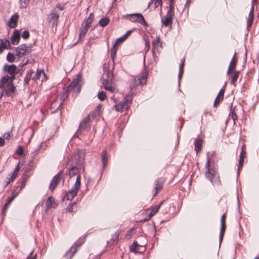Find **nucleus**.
Segmentation results:
<instances>
[{"instance_id":"1","label":"nucleus","mask_w":259,"mask_h":259,"mask_svg":"<svg viewBox=\"0 0 259 259\" xmlns=\"http://www.w3.org/2000/svg\"><path fill=\"white\" fill-rule=\"evenodd\" d=\"M83 162V156L80 153L74 154L68 160V164L70 165V168L68 170L69 177L71 178L76 175H77V177L73 188L69 191L66 195V197L67 200H72L74 197L76 195L80 188L81 184L80 176L78 175V169L82 167Z\"/></svg>"},{"instance_id":"2","label":"nucleus","mask_w":259,"mask_h":259,"mask_svg":"<svg viewBox=\"0 0 259 259\" xmlns=\"http://www.w3.org/2000/svg\"><path fill=\"white\" fill-rule=\"evenodd\" d=\"M103 69L104 71V77L103 79L102 84L104 89L110 92L113 93L114 91L115 88L113 86V79L114 78V75L112 71V69L109 68V64H105L103 66Z\"/></svg>"},{"instance_id":"3","label":"nucleus","mask_w":259,"mask_h":259,"mask_svg":"<svg viewBox=\"0 0 259 259\" xmlns=\"http://www.w3.org/2000/svg\"><path fill=\"white\" fill-rule=\"evenodd\" d=\"M206 169L205 172V177L213 185H219L220 182L219 176L217 171L209 165V160L208 159L206 165Z\"/></svg>"},{"instance_id":"4","label":"nucleus","mask_w":259,"mask_h":259,"mask_svg":"<svg viewBox=\"0 0 259 259\" xmlns=\"http://www.w3.org/2000/svg\"><path fill=\"white\" fill-rule=\"evenodd\" d=\"M148 72L144 69L141 73L140 76L137 79L135 78L133 80L131 84V90L135 88L138 85H144L146 83L147 78Z\"/></svg>"},{"instance_id":"5","label":"nucleus","mask_w":259,"mask_h":259,"mask_svg":"<svg viewBox=\"0 0 259 259\" xmlns=\"http://www.w3.org/2000/svg\"><path fill=\"white\" fill-rule=\"evenodd\" d=\"M174 16V6H172V4L169 5V9L165 16L161 21L162 25L165 27L171 26Z\"/></svg>"},{"instance_id":"6","label":"nucleus","mask_w":259,"mask_h":259,"mask_svg":"<svg viewBox=\"0 0 259 259\" xmlns=\"http://www.w3.org/2000/svg\"><path fill=\"white\" fill-rule=\"evenodd\" d=\"M81 85V78L80 76L77 75L73 79L71 83L69 85L67 89L70 91H73L75 94H78L80 91Z\"/></svg>"},{"instance_id":"7","label":"nucleus","mask_w":259,"mask_h":259,"mask_svg":"<svg viewBox=\"0 0 259 259\" xmlns=\"http://www.w3.org/2000/svg\"><path fill=\"white\" fill-rule=\"evenodd\" d=\"M124 17L128 18L132 22H137L141 24L147 26V23L145 21L144 18L142 14L139 13L127 14Z\"/></svg>"},{"instance_id":"8","label":"nucleus","mask_w":259,"mask_h":259,"mask_svg":"<svg viewBox=\"0 0 259 259\" xmlns=\"http://www.w3.org/2000/svg\"><path fill=\"white\" fill-rule=\"evenodd\" d=\"M84 242V238L82 239H79L76 242L73 246L70 248L69 250H68L65 254V257L67 259H71L72 256L74 255V254L76 253L77 249L78 247H79L80 246H81L82 243Z\"/></svg>"},{"instance_id":"9","label":"nucleus","mask_w":259,"mask_h":259,"mask_svg":"<svg viewBox=\"0 0 259 259\" xmlns=\"http://www.w3.org/2000/svg\"><path fill=\"white\" fill-rule=\"evenodd\" d=\"M15 51L17 56L22 57L29 54L31 52V49L29 46H27L25 44H22L16 48Z\"/></svg>"},{"instance_id":"10","label":"nucleus","mask_w":259,"mask_h":259,"mask_svg":"<svg viewBox=\"0 0 259 259\" xmlns=\"http://www.w3.org/2000/svg\"><path fill=\"white\" fill-rule=\"evenodd\" d=\"M90 122V116H87L84 118L82 121L80 123L79 127L77 132L74 134V137H78V133H81L82 131H88L90 127L89 124Z\"/></svg>"},{"instance_id":"11","label":"nucleus","mask_w":259,"mask_h":259,"mask_svg":"<svg viewBox=\"0 0 259 259\" xmlns=\"http://www.w3.org/2000/svg\"><path fill=\"white\" fill-rule=\"evenodd\" d=\"M59 18V15L57 12L56 9L52 10L50 14L48 15V21L50 24H51L52 27L57 26Z\"/></svg>"},{"instance_id":"12","label":"nucleus","mask_w":259,"mask_h":259,"mask_svg":"<svg viewBox=\"0 0 259 259\" xmlns=\"http://www.w3.org/2000/svg\"><path fill=\"white\" fill-rule=\"evenodd\" d=\"M13 80L10 79L8 81L5 83V87H4V92L8 96H11L15 90V87L13 84Z\"/></svg>"},{"instance_id":"13","label":"nucleus","mask_w":259,"mask_h":259,"mask_svg":"<svg viewBox=\"0 0 259 259\" xmlns=\"http://www.w3.org/2000/svg\"><path fill=\"white\" fill-rule=\"evenodd\" d=\"M62 175H63V171L60 170L58 173L57 175H56V176H55L53 177V178L50 183V186H49V189L51 191H53L55 189V188L57 186L59 182L61 180Z\"/></svg>"},{"instance_id":"14","label":"nucleus","mask_w":259,"mask_h":259,"mask_svg":"<svg viewBox=\"0 0 259 259\" xmlns=\"http://www.w3.org/2000/svg\"><path fill=\"white\" fill-rule=\"evenodd\" d=\"M17 67L15 65H5L4 67V71L9 73L11 76H9L10 79L14 80L16 71Z\"/></svg>"},{"instance_id":"15","label":"nucleus","mask_w":259,"mask_h":259,"mask_svg":"<svg viewBox=\"0 0 259 259\" xmlns=\"http://www.w3.org/2000/svg\"><path fill=\"white\" fill-rule=\"evenodd\" d=\"M62 105V101H60L58 100V97L56 98L51 103L50 109L52 113L56 112L57 110H60Z\"/></svg>"},{"instance_id":"16","label":"nucleus","mask_w":259,"mask_h":259,"mask_svg":"<svg viewBox=\"0 0 259 259\" xmlns=\"http://www.w3.org/2000/svg\"><path fill=\"white\" fill-rule=\"evenodd\" d=\"M132 95H127L124 99V101L121 103L123 105V108L125 110H127L128 109L132 103Z\"/></svg>"},{"instance_id":"17","label":"nucleus","mask_w":259,"mask_h":259,"mask_svg":"<svg viewBox=\"0 0 259 259\" xmlns=\"http://www.w3.org/2000/svg\"><path fill=\"white\" fill-rule=\"evenodd\" d=\"M20 40V32L18 30H15L12 36L11 37V41L13 45L18 44Z\"/></svg>"},{"instance_id":"18","label":"nucleus","mask_w":259,"mask_h":259,"mask_svg":"<svg viewBox=\"0 0 259 259\" xmlns=\"http://www.w3.org/2000/svg\"><path fill=\"white\" fill-rule=\"evenodd\" d=\"M224 93H225L224 89H222L220 91L219 94H218V96H217V97L214 100V102L213 103L214 107H217L218 106V105H219V104L220 103V102L223 101V100L224 99Z\"/></svg>"},{"instance_id":"19","label":"nucleus","mask_w":259,"mask_h":259,"mask_svg":"<svg viewBox=\"0 0 259 259\" xmlns=\"http://www.w3.org/2000/svg\"><path fill=\"white\" fill-rule=\"evenodd\" d=\"M18 18L19 15L18 14H15L11 16L8 23V25L10 27L15 28L17 26Z\"/></svg>"},{"instance_id":"20","label":"nucleus","mask_w":259,"mask_h":259,"mask_svg":"<svg viewBox=\"0 0 259 259\" xmlns=\"http://www.w3.org/2000/svg\"><path fill=\"white\" fill-rule=\"evenodd\" d=\"M236 57V53H235L234 54V56L233 57V58H232V59L231 60L229 68L227 70V74L228 75L230 74L231 70H234L235 68L236 65L237 63V60Z\"/></svg>"},{"instance_id":"21","label":"nucleus","mask_w":259,"mask_h":259,"mask_svg":"<svg viewBox=\"0 0 259 259\" xmlns=\"http://www.w3.org/2000/svg\"><path fill=\"white\" fill-rule=\"evenodd\" d=\"M245 155H246L245 150V149H244L243 146H242L241 148V153L239 155V166H238V171H240L243 166V162H244V157H245Z\"/></svg>"},{"instance_id":"22","label":"nucleus","mask_w":259,"mask_h":259,"mask_svg":"<svg viewBox=\"0 0 259 259\" xmlns=\"http://www.w3.org/2000/svg\"><path fill=\"white\" fill-rule=\"evenodd\" d=\"M10 79V77L9 75H7L4 76L0 81V99L1 98L4 92V87H5V83L8 81Z\"/></svg>"},{"instance_id":"23","label":"nucleus","mask_w":259,"mask_h":259,"mask_svg":"<svg viewBox=\"0 0 259 259\" xmlns=\"http://www.w3.org/2000/svg\"><path fill=\"white\" fill-rule=\"evenodd\" d=\"M163 182L161 179H157L155 182V193L154 196H155L159 191L162 189L163 187Z\"/></svg>"},{"instance_id":"24","label":"nucleus","mask_w":259,"mask_h":259,"mask_svg":"<svg viewBox=\"0 0 259 259\" xmlns=\"http://www.w3.org/2000/svg\"><path fill=\"white\" fill-rule=\"evenodd\" d=\"M254 18V8H251L248 15V17L247 21V27L249 28L251 27Z\"/></svg>"},{"instance_id":"25","label":"nucleus","mask_w":259,"mask_h":259,"mask_svg":"<svg viewBox=\"0 0 259 259\" xmlns=\"http://www.w3.org/2000/svg\"><path fill=\"white\" fill-rule=\"evenodd\" d=\"M94 16L93 13L90 14L89 17L84 20L82 24H84V26H87L90 28L91 26V24L94 20Z\"/></svg>"},{"instance_id":"26","label":"nucleus","mask_w":259,"mask_h":259,"mask_svg":"<svg viewBox=\"0 0 259 259\" xmlns=\"http://www.w3.org/2000/svg\"><path fill=\"white\" fill-rule=\"evenodd\" d=\"M161 4V0H151L148 6V8L155 10L157 7Z\"/></svg>"},{"instance_id":"27","label":"nucleus","mask_w":259,"mask_h":259,"mask_svg":"<svg viewBox=\"0 0 259 259\" xmlns=\"http://www.w3.org/2000/svg\"><path fill=\"white\" fill-rule=\"evenodd\" d=\"M160 38L159 36H157L156 39L152 42V53L155 55V52L158 51V46H159Z\"/></svg>"},{"instance_id":"28","label":"nucleus","mask_w":259,"mask_h":259,"mask_svg":"<svg viewBox=\"0 0 259 259\" xmlns=\"http://www.w3.org/2000/svg\"><path fill=\"white\" fill-rule=\"evenodd\" d=\"M10 46V42L6 38L0 39V48L4 51V50Z\"/></svg>"},{"instance_id":"29","label":"nucleus","mask_w":259,"mask_h":259,"mask_svg":"<svg viewBox=\"0 0 259 259\" xmlns=\"http://www.w3.org/2000/svg\"><path fill=\"white\" fill-rule=\"evenodd\" d=\"M102 161L103 164V168H105L108 164V154L106 150H104L102 153Z\"/></svg>"},{"instance_id":"30","label":"nucleus","mask_w":259,"mask_h":259,"mask_svg":"<svg viewBox=\"0 0 259 259\" xmlns=\"http://www.w3.org/2000/svg\"><path fill=\"white\" fill-rule=\"evenodd\" d=\"M203 140L201 139H197L195 141V150L198 153L202 149Z\"/></svg>"},{"instance_id":"31","label":"nucleus","mask_w":259,"mask_h":259,"mask_svg":"<svg viewBox=\"0 0 259 259\" xmlns=\"http://www.w3.org/2000/svg\"><path fill=\"white\" fill-rule=\"evenodd\" d=\"M185 59L183 58L181 60V64L179 67V73L178 75L179 83H180V80L182 77L184 73V66Z\"/></svg>"},{"instance_id":"32","label":"nucleus","mask_w":259,"mask_h":259,"mask_svg":"<svg viewBox=\"0 0 259 259\" xmlns=\"http://www.w3.org/2000/svg\"><path fill=\"white\" fill-rule=\"evenodd\" d=\"M161 205V203L159 205L155 206L151 211V212L148 214L147 216V220L151 218L153 215L156 214V213L158 211Z\"/></svg>"},{"instance_id":"33","label":"nucleus","mask_w":259,"mask_h":259,"mask_svg":"<svg viewBox=\"0 0 259 259\" xmlns=\"http://www.w3.org/2000/svg\"><path fill=\"white\" fill-rule=\"evenodd\" d=\"M221 230H220V236H219V240H220V243L222 242V241L223 240L224 233H225L226 228V223H221Z\"/></svg>"},{"instance_id":"34","label":"nucleus","mask_w":259,"mask_h":259,"mask_svg":"<svg viewBox=\"0 0 259 259\" xmlns=\"http://www.w3.org/2000/svg\"><path fill=\"white\" fill-rule=\"evenodd\" d=\"M16 177L17 176L15 174H13L11 173L9 175L5 181V186H7L11 182H13Z\"/></svg>"},{"instance_id":"35","label":"nucleus","mask_w":259,"mask_h":259,"mask_svg":"<svg viewBox=\"0 0 259 259\" xmlns=\"http://www.w3.org/2000/svg\"><path fill=\"white\" fill-rule=\"evenodd\" d=\"M89 28L87 27V26H84V24H82L81 29H80V32L79 35V38L78 39V41L79 39H80L82 37H84L85 35L86 34L87 32L88 31Z\"/></svg>"},{"instance_id":"36","label":"nucleus","mask_w":259,"mask_h":259,"mask_svg":"<svg viewBox=\"0 0 259 259\" xmlns=\"http://www.w3.org/2000/svg\"><path fill=\"white\" fill-rule=\"evenodd\" d=\"M34 73V71L31 69L27 72L26 75L24 78V83L25 84H28L31 78L32 79V75Z\"/></svg>"},{"instance_id":"37","label":"nucleus","mask_w":259,"mask_h":259,"mask_svg":"<svg viewBox=\"0 0 259 259\" xmlns=\"http://www.w3.org/2000/svg\"><path fill=\"white\" fill-rule=\"evenodd\" d=\"M69 92L70 90L67 89L66 90L62 92V93L61 95V96L59 98L58 97V100L60 101H62V104L65 100V99L67 98Z\"/></svg>"},{"instance_id":"38","label":"nucleus","mask_w":259,"mask_h":259,"mask_svg":"<svg viewBox=\"0 0 259 259\" xmlns=\"http://www.w3.org/2000/svg\"><path fill=\"white\" fill-rule=\"evenodd\" d=\"M140 246L136 241L134 242L130 246V251L133 252H138L139 248Z\"/></svg>"},{"instance_id":"39","label":"nucleus","mask_w":259,"mask_h":259,"mask_svg":"<svg viewBox=\"0 0 259 259\" xmlns=\"http://www.w3.org/2000/svg\"><path fill=\"white\" fill-rule=\"evenodd\" d=\"M67 210L70 212H74L77 210V205L76 203H70L67 207Z\"/></svg>"},{"instance_id":"40","label":"nucleus","mask_w":259,"mask_h":259,"mask_svg":"<svg viewBox=\"0 0 259 259\" xmlns=\"http://www.w3.org/2000/svg\"><path fill=\"white\" fill-rule=\"evenodd\" d=\"M109 22V18L105 17V18H103L99 21V24L101 27H105L108 25Z\"/></svg>"},{"instance_id":"41","label":"nucleus","mask_w":259,"mask_h":259,"mask_svg":"<svg viewBox=\"0 0 259 259\" xmlns=\"http://www.w3.org/2000/svg\"><path fill=\"white\" fill-rule=\"evenodd\" d=\"M41 74L45 75V73L42 70H38L37 69V71L34 75V76L32 77L33 80H36L40 78V76Z\"/></svg>"},{"instance_id":"42","label":"nucleus","mask_w":259,"mask_h":259,"mask_svg":"<svg viewBox=\"0 0 259 259\" xmlns=\"http://www.w3.org/2000/svg\"><path fill=\"white\" fill-rule=\"evenodd\" d=\"M239 72L238 71H235L234 72V74H233V75L231 78V84H234L235 82L237 81V80L238 78V76H239Z\"/></svg>"},{"instance_id":"43","label":"nucleus","mask_w":259,"mask_h":259,"mask_svg":"<svg viewBox=\"0 0 259 259\" xmlns=\"http://www.w3.org/2000/svg\"><path fill=\"white\" fill-rule=\"evenodd\" d=\"M7 60L9 62H14L15 60V56L14 54L9 53L7 56Z\"/></svg>"},{"instance_id":"44","label":"nucleus","mask_w":259,"mask_h":259,"mask_svg":"<svg viewBox=\"0 0 259 259\" xmlns=\"http://www.w3.org/2000/svg\"><path fill=\"white\" fill-rule=\"evenodd\" d=\"M98 98L102 101L105 100L106 98L105 93L103 91L100 92L98 94Z\"/></svg>"},{"instance_id":"45","label":"nucleus","mask_w":259,"mask_h":259,"mask_svg":"<svg viewBox=\"0 0 259 259\" xmlns=\"http://www.w3.org/2000/svg\"><path fill=\"white\" fill-rule=\"evenodd\" d=\"M30 0H20L21 8H26L29 4Z\"/></svg>"},{"instance_id":"46","label":"nucleus","mask_w":259,"mask_h":259,"mask_svg":"<svg viewBox=\"0 0 259 259\" xmlns=\"http://www.w3.org/2000/svg\"><path fill=\"white\" fill-rule=\"evenodd\" d=\"M124 40H124V38H123L122 37H121L120 38H118L116 39V41L115 42L113 46H115L116 48H118V47L120 45V44H121V42H122Z\"/></svg>"},{"instance_id":"47","label":"nucleus","mask_w":259,"mask_h":259,"mask_svg":"<svg viewBox=\"0 0 259 259\" xmlns=\"http://www.w3.org/2000/svg\"><path fill=\"white\" fill-rule=\"evenodd\" d=\"M135 230V229L134 228H132L130 230H128L125 235V237L127 239H130L131 237H132V233L133 232V231Z\"/></svg>"},{"instance_id":"48","label":"nucleus","mask_w":259,"mask_h":259,"mask_svg":"<svg viewBox=\"0 0 259 259\" xmlns=\"http://www.w3.org/2000/svg\"><path fill=\"white\" fill-rule=\"evenodd\" d=\"M114 107L117 111H121L123 110H125L123 105L121 103L116 104Z\"/></svg>"},{"instance_id":"49","label":"nucleus","mask_w":259,"mask_h":259,"mask_svg":"<svg viewBox=\"0 0 259 259\" xmlns=\"http://www.w3.org/2000/svg\"><path fill=\"white\" fill-rule=\"evenodd\" d=\"M52 200L53 197L52 196H50L48 198L46 201V205L48 208H50L52 205Z\"/></svg>"},{"instance_id":"50","label":"nucleus","mask_w":259,"mask_h":259,"mask_svg":"<svg viewBox=\"0 0 259 259\" xmlns=\"http://www.w3.org/2000/svg\"><path fill=\"white\" fill-rule=\"evenodd\" d=\"M30 34L28 30H25L23 32L22 37L24 39H27L29 37Z\"/></svg>"},{"instance_id":"51","label":"nucleus","mask_w":259,"mask_h":259,"mask_svg":"<svg viewBox=\"0 0 259 259\" xmlns=\"http://www.w3.org/2000/svg\"><path fill=\"white\" fill-rule=\"evenodd\" d=\"M17 195H18V193L13 192L12 193L11 196L8 197L7 199L9 201H11L12 202V201L14 199V198L17 196Z\"/></svg>"},{"instance_id":"52","label":"nucleus","mask_w":259,"mask_h":259,"mask_svg":"<svg viewBox=\"0 0 259 259\" xmlns=\"http://www.w3.org/2000/svg\"><path fill=\"white\" fill-rule=\"evenodd\" d=\"M17 195H18V193L13 192L12 193L11 196L8 197L7 199L9 201H11L12 202V201L14 199V198L17 196Z\"/></svg>"},{"instance_id":"53","label":"nucleus","mask_w":259,"mask_h":259,"mask_svg":"<svg viewBox=\"0 0 259 259\" xmlns=\"http://www.w3.org/2000/svg\"><path fill=\"white\" fill-rule=\"evenodd\" d=\"M11 203V201H9L8 199H7V202L6 203L4 204V207H3L2 208V212L3 213H4L5 211L6 210L8 206H9V205H10V204Z\"/></svg>"},{"instance_id":"54","label":"nucleus","mask_w":259,"mask_h":259,"mask_svg":"<svg viewBox=\"0 0 259 259\" xmlns=\"http://www.w3.org/2000/svg\"><path fill=\"white\" fill-rule=\"evenodd\" d=\"M118 50V48H116L115 46H113L112 49V53L111 54V57L113 59L116 55V52Z\"/></svg>"},{"instance_id":"55","label":"nucleus","mask_w":259,"mask_h":259,"mask_svg":"<svg viewBox=\"0 0 259 259\" xmlns=\"http://www.w3.org/2000/svg\"><path fill=\"white\" fill-rule=\"evenodd\" d=\"M19 163H20V162H19L17 164V166H16L14 171L12 172V174H15V173L16 176H17L18 172L20 170V169Z\"/></svg>"},{"instance_id":"56","label":"nucleus","mask_w":259,"mask_h":259,"mask_svg":"<svg viewBox=\"0 0 259 259\" xmlns=\"http://www.w3.org/2000/svg\"><path fill=\"white\" fill-rule=\"evenodd\" d=\"M33 251H32L29 254V255L27 257L26 259H36V254L33 255Z\"/></svg>"},{"instance_id":"57","label":"nucleus","mask_w":259,"mask_h":259,"mask_svg":"<svg viewBox=\"0 0 259 259\" xmlns=\"http://www.w3.org/2000/svg\"><path fill=\"white\" fill-rule=\"evenodd\" d=\"M16 153L19 155H22L23 154V149L22 147L19 146L16 151Z\"/></svg>"},{"instance_id":"58","label":"nucleus","mask_w":259,"mask_h":259,"mask_svg":"<svg viewBox=\"0 0 259 259\" xmlns=\"http://www.w3.org/2000/svg\"><path fill=\"white\" fill-rule=\"evenodd\" d=\"M132 31V30H128L122 36L123 38H124V40H125L127 38V37L131 34Z\"/></svg>"},{"instance_id":"59","label":"nucleus","mask_w":259,"mask_h":259,"mask_svg":"<svg viewBox=\"0 0 259 259\" xmlns=\"http://www.w3.org/2000/svg\"><path fill=\"white\" fill-rule=\"evenodd\" d=\"M258 4V0H252L251 8H253L254 9V6H257Z\"/></svg>"},{"instance_id":"60","label":"nucleus","mask_w":259,"mask_h":259,"mask_svg":"<svg viewBox=\"0 0 259 259\" xmlns=\"http://www.w3.org/2000/svg\"><path fill=\"white\" fill-rule=\"evenodd\" d=\"M28 59H24L23 61H22V62L21 63V66L22 67L26 65L28 63Z\"/></svg>"},{"instance_id":"61","label":"nucleus","mask_w":259,"mask_h":259,"mask_svg":"<svg viewBox=\"0 0 259 259\" xmlns=\"http://www.w3.org/2000/svg\"><path fill=\"white\" fill-rule=\"evenodd\" d=\"M4 138L6 140H9L11 138L10 133H7L4 135Z\"/></svg>"},{"instance_id":"62","label":"nucleus","mask_w":259,"mask_h":259,"mask_svg":"<svg viewBox=\"0 0 259 259\" xmlns=\"http://www.w3.org/2000/svg\"><path fill=\"white\" fill-rule=\"evenodd\" d=\"M226 215L225 214H223L221 217V223H226Z\"/></svg>"},{"instance_id":"63","label":"nucleus","mask_w":259,"mask_h":259,"mask_svg":"<svg viewBox=\"0 0 259 259\" xmlns=\"http://www.w3.org/2000/svg\"><path fill=\"white\" fill-rule=\"evenodd\" d=\"M231 117H232V118L233 119V120L234 121H235V120L237 118V115L234 112V111H233L232 112V114H231Z\"/></svg>"},{"instance_id":"64","label":"nucleus","mask_w":259,"mask_h":259,"mask_svg":"<svg viewBox=\"0 0 259 259\" xmlns=\"http://www.w3.org/2000/svg\"><path fill=\"white\" fill-rule=\"evenodd\" d=\"M5 144V139L0 137V147L3 146Z\"/></svg>"}]
</instances>
